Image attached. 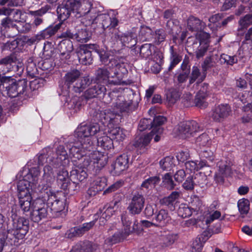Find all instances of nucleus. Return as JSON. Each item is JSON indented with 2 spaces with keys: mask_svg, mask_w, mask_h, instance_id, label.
<instances>
[{
  "mask_svg": "<svg viewBox=\"0 0 252 252\" xmlns=\"http://www.w3.org/2000/svg\"><path fill=\"white\" fill-rule=\"evenodd\" d=\"M100 131V126L97 123H82L79 125L74 132V136L77 140L66 146L70 155L78 158L85 154L91 155V153L95 151L93 150V137Z\"/></svg>",
  "mask_w": 252,
  "mask_h": 252,
  "instance_id": "nucleus-1",
  "label": "nucleus"
},
{
  "mask_svg": "<svg viewBox=\"0 0 252 252\" xmlns=\"http://www.w3.org/2000/svg\"><path fill=\"white\" fill-rule=\"evenodd\" d=\"M40 170L38 167H32L27 171H23L21 176L23 178L17 184L19 192V205L24 212L32 211L34 200L31 192L38 185Z\"/></svg>",
  "mask_w": 252,
  "mask_h": 252,
  "instance_id": "nucleus-2",
  "label": "nucleus"
},
{
  "mask_svg": "<svg viewBox=\"0 0 252 252\" xmlns=\"http://www.w3.org/2000/svg\"><path fill=\"white\" fill-rule=\"evenodd\" d=\"M73 158L72 161L75 166L70 171V179L73 185L77 186V181L82 182L88 176L86 169L89 166H94L98 169L103 167L108 162V157L106 155L99 151L91 153V155L85 154L80 158Z\"/></svg>",
  "mask_w": 252,
  "mask_h": 252,
  "instance_id": "nucleus-3",
  "label": "nucleus"
},
{
  "mask_svg": "<svg viewBox=\"0 0 252 252\" xmlns=\"http://www.w3.org/2000/svg\"><path fill=\"white\" fill-rule=\"evenodd\" d=\"M113 72L111 68L104 67L98 68L95 71V81L97 83L87 89L84 94L86 99H89L96 97L103 96L106 92V89L103 83L107 85H120L125 84L126 81L122 80L121 75L115 78L114 75H110V72Z\"/></svg>",
  "mask_w": 252,
  "mask_h": 252,
  "instance_id": "nucleus-4",
  "label": "nucleus"
},
{
  "mask_svg": "<svg viewBox=\"0 0 252 252\" xmlns=\"http://www.w3.org/2000/svg\"><path fill=\"white\" fill-rule=\"evenodd\" d=\"M93 116L95 120L108 127V133L112 140L121 142L125 139V130L116 126L119 123L118 114H113L109 110L98 109L94 112Z\"/></svg>",
  "mask_w": 252,
  "mask_h": 252,
  "instance_id": "nucleus-5",
  "label": "nucleus"
},
{
  "mask_svg": "<svg viewBox=\"0 0 252 252\" xmlns=\"http://www.w3.org/2000/svg\"><path fill=\"white\" fill-rule=\"evenodd\" d=\"M75 17H82L81 23L85 27L93 26L97 16L98 10L96 6H94L93 0H75Z\"/></svg>",
  "mask_w": 252,
  "mask_h": 252,
  "instance_id": "nucleus-6",
  "label": "nucleus"
},
{
  "mask_svg": "<svg viewBox=\"0 0 252 252\" xmlns=\"http://www.w3.org/2000/svg\"><path fill=\"white\" fill-rule=\"evenodd\" d=\"M118 21L113 15L111 16L110 13H100L98 10L97 12V16L93 23V26H90L96 33H106L107 29L110 31L109 32L113 33V30H117L115 28L117 26Z\"/></svg>",
  "mask_w": 252,
  "mask_h": 252,
  "instance_id": "nucleus-7",
  "label": "nucleus"
},
{
  "mask_svg": "<svg viewBox=\"0 0 252 252\" xmlns=\"http://www.w3.org/2000/svg\"><path fill=\"white\" fill-rule=\"evenodd\" d=\"M52 150L50 147H47L43 150L37 157V163L38 165H43L47 163L43 168V179L47 183H50L54 179V172L51 165L54 167L52 162L50 163V158L52 157Z\"/></svg>",
  "mask_w": 252,
  "mask_h": 252,
  "instance_id": "nucleus-8",
  "label": "nucleus"
},
{
  "mask_svg": "<svg viewBox=\"0 0 252 252\" xmlns=\"http://www.w3.org/2000/svg\"><path fill=\"white\" fill-rule=\"evenodd\" d=\"M43 199L46 201L45 203L47 208H50L51 213L54 217H58L61 212L64 210L65 206L64 198H61L57 194L47 189L46 194Z\"/></svg>",
  "mask_w": 252,
  "mask_h": 252,
  "instance_id": "nucleus-9",
  "label": "nucleus"
},
{
  "mask_svg": "<svg viewBox=\"0 0 252 252\" xmlns=\"http://www.w3.org/2000/svg\"><path fill=\"white\" fill-rule=\"evenodd\" d=\"M210 34L206 32H200L197 33L195 37H189L187 40L188 43L192 41L193 45H197V43H199V45L197 46L195 51L196 58L199 60L203 58L206 53L210 44Z\"/></svg>",
  "mask_w": 252,
  "mask_h": 252,
  "instance_id": "nucleus-10",
  "label": "nucleus"
},
{
  "mask_svg": "<svg viewBox=\"0 0 252 252\" xmlns=\"http://www.w3.org/2000/svg\"><path fill=\"white\" fill-rule=\"evenodd\" d=\"M27 88V81L26 80H20L11 84L3 83L2 93L10 97H15L23 94Z\"/></svg>",
  "mask_w": 252,
  "mask_h": 252,
  "instance_id": "nucleus-11",
  "label": "nucleus"
},
{
  "mask_svg": "<svg viewBox=\"0 0 252 252\" xmlns=\"http://www.w3.org/2000/svg\"><path fill=\"white\" fill-rule=\"evenodd\" d=\"M33 206L31 213V218L32 221L38 222L47 217L48 210L43 198H38L34 200Z\"/></svg>",
  "mask_w": 252,
  "mask_h": 252,
  "instance_id": "nucleus-12",
  "label": "nucleus"
},
{
  "mask_svg": "<svg viewBox=\"0 0 252 252\" xmlns=\"http://www.w3.org/2000/svg\"><path fill=\"white\" fill-rule=\"evenodd\" d=\"M198 123L195 121H186L180 124L178 127V135L182 139H187L194 136L199 130Z\"/></svg>",
  "mask_w": 252,
  "mask_h": 252,
  "instance_id": "nucleus-13",
  "label": "nucleus"
},
{
  "mask_svg": "<svg viewBox=\"0 0 252 252\" xmlns=\"http://www.w3.org/2000/svg\"><path fill=\"white\" fill-rule=\"evenodd\" d=\"M119 204V201H113L109 204L105 205L102 209H100L99 211L94 215L95 220L98 217H99V222L100 225H104L106 221L111 218L114 212L118 208Z\"/></svg>",
  "mask_w": 252,
  "mask_h": 252,
  "instance_id": "nucleus-14",
  "label": "nucleus"
},
{
  "mask_svg": "<svg viewBox=\"0 0 252 252\" xmlns=\"http://www.w3.org/2000/svg\"><path fill=\"white\" fill-rule=\"evenodd\" d=\"M75 0H65L57 9L58 18L61 21L67 19L71 13L75 16Z\"/></svg>",
  "mask_w": 252,
  "mask_h": 252,
  "instance_id": "nucleus-15",
  "label": "nucleus"
},
{
  "mask_svg": "<svg viewBox=\"0 0 252 252\" xmlns=\"http://www.w3.org/2000/svg\"><path fill=\"white\" fill-rule=\"evenodd\" d=\"M132 102L131 100L126 101L122 95H118L114 103V110L111 111L113 114H119V121L121 119V114H127L132 111Z\"/></svg>",
  "mask_w": 252,
  "mask_h": 252,
  "instance_id": "nucleus-16",
  "label": "nucleus"
},
{
  "mask_svg": "<svg viewBox=\"0 0 252 252\" xmlns=\"http://www.w3.org/2000/svg\"><path fill=\"white\" fill-rule=\"evenodd\" d=\"M108 66L109 68H111L112 70L115 68V70H113V72H114L115 78H117L120 75H121L123 79L124 76L127 73V66L128 64L125 58H112L108 63Z\"/></svg>",
  "mask_w": 252,
  "mask_h": 252,
  "instance_id": "nucleus-17",
  "label": "nucleus"
},
{
  "mask_svg": "<svg viewBox=\"0 0 252 252\" xmlns=\"http://www.w3.org/2000/svg\"><path fill=\"white\" fill-rule=\"evenodd\" d=\"M68 154L63 146L60 145L56 149V153L52 152V157L50 158V163L54 164V167L63 165L65 166L68 161Z\"/></svg>",
  "mask_w": 252,
  "mask_h": 252,
  "instance_id": "nucleus-18",
  "label": "nucleus"
},
{
  "mask_svg": "<svg viewBox=\"0 0 252 252\" xmlns=\"http://www.w3.org/2000/svg\"><path fill=\"white\" fill-rule=\"evenodd\" d=\"M112 41L120 40L123 46L131 48L136 44V39L132 33H121L118 30H113L111 39Z\"/></svg>",
  "mask_w": 252,
  "mask_h": 252,
  "instance_id": "nucleus-19",
  "label": "nucleus"
},
{
  "mask_svg": "<svg viewBox=\"0 0 252 252\" xmlns=\"http://www.w3.org/2000/svg\"><path fill=\"white\" fill-rule=\"evenodd\" d=\"M231 112V108L228 104H220L212 110L211 117L214 121L221 122L230 115Z\"/></svg>",
  "mask_w": 252,
  "mask_h": 252,
  "instance_id": "nucleus-20",
  "label": "nucleus"
},
{
  "mask_svg": "<svg viewBox=\"0 0 252 252\" xmlns=\"http://www.w3.org/2000/svg\"><path fill=\"white\" fill-rule=\"evenodd\" d=\"M129 159L127 155L123 154L117 158L115 162L111 165L112 173L115 176L119 175L128 167Z\"/></svg>",
  "mask_w": 252,
  "mask_h": 252,
  "instance_id": "nucleus-21",
  "label": "nucleus"
},
{
  "mask_svg": "<svg viewBox=\"0 0 252 252\" xmlns=\"http://www.w3.org/2000/svg\"><path fill=\"white\" fill-rule=\"evenodd\" d=\"M145 198L139 193L133 195L128 209L133 215L140 214L143 209L145 204Z\"/></svg>",
  "mask_w": 252,
  "mask_h": 252,
  "instance_id": "nucleus-22",
  "label": "nucleus"
},
{
  "mask_svg": "<svg viewBox=\"0 0 252 252\" xmlns=\"http://www.w3.org/2000/svg\"><path fill=\"white\" fill-rule=\"evenodd\" d=\"M187 28L189 31L197 32L195 35L200 32L206 27V24L196 17L189 16L187 21Z\"/></svg>",
  "mask_w": 252,
  "mask_h": 252,
  "instance_id": "nucleus-23",
  "label": "nucleus"
},
{
  "mask_svg": "<svg viewBox=\"0 0 252 252\" xmlns=\"http://www.w3.org/2000/svg\"><path fill=\"white\" fill-rule=\"evenodd\" d=\"M166 121V118L162 116H158L155 117L152 121V132L156 133V136L154 137L155 142H158L160 139V135L163 132V128L160 126L163 125Z\"/></svg>",
  "mask_w": 252,
  "mask_h": 252,
  "instance_id": "nucleus-24",
  "label": "nucleus"
},
{
  "mask_svg": "<svg viewBox=\"0 0 252 252\" xmlns=\"http://www.w3.org/2000/svg\"><path fill=\"white\" fill-rule=\"evenodd\" d=\"M58 49L62 59H67L70 57V53L73 50V44L70 39H63L58 44Z\"/></svg>",
  "mask_w": 252,
  "mask_h": 252,
  "instance_id": "nucleus-25",
  "label": "nucleus"
},
{
  "mask_svg": "<svg viewBox=\"0 0 252 252\" xmlns=\"http://www.w3.org/2000/svg\"><path fill=\"white\" fill-rule=\"evenodd\" d=\"M170 220V217L168 212L164 209L156 212L153 219V221L155 222L154 225L157 226H164Z\"/></svg>",
  "mask_w": 252,
  "mask_h": 252,
  "instance_id": "nucleus-26",
  "label": "nucleus"
},
{
  "mask_svg": "<svg viewBox=\"0 0 252 252\" xmlns=\"http://www.w3.org/2000/svg\"><path fill=\"white\" fill-rule=\"evenodd\" d=\"M156 135V133L154 132H152V131L149 133L142 135L135 141L134 146L140 150H142L143 152L145 151L148 149L151 140Z\"/></svg>",
  "mask_w": 252,
  "mask_h": 252,
  "instance_id": "nucleus-27",
  "label": "nucleus"
},
{
  "mask_svg": "<svg viewBox=\"0 0 252 252\" xmlns=\"http://www.w3.org/2000/svg\"><path fill=\"white\" fill-rule=\"evenodd\" d=\"M219 168L216 176L219 180H222L224 177L230 176L232 174V168L229 163L226 161H220L218 163Z\"/></svg>",
  "mask_w": 252,
  "mask_h": 252,
  "instance_id": "nucleus-28",
  "label": "nucleus"
},
{
  "mask_svg": "<svg viewBox=\"0 0 252 252\" xmlns=\"http://www.w3.org/2000/svg\"><path fill=\"white\" fill-rule=\"evenodd\" d=\"M70 177L68 176V173L67 170L62 169L57 174V183L60 188L64 190L69 189L70 187Z\"/></svg>",
  "mask_w": 252,
  "mask_h": 252,
  "instance_id": "nucleus-29",
  "label": "nucleus"
},
{
  "mask_svg": "<svg viewBox=\"0 0 252 252\" xmlns=\"http://www.w3.org/2000/svg\"><path fill=\"white\" fill-rule=\"evenodd\" d=\"M122 221L124 226V231L122 232L126 238L133 232H135L138 235L141 233L142 230H136L135 228V226H137L136 222H135L133 225L131 226V221L125 216H122Z\"/></svg>",
  "mask_w": 252,
  "mask_h": 252,
  "instance_id": "nucleus-30",
  "label": "nucleus"
},
{
  "mask_svg": "<svg viewBox=\"0 0 252 252\" xmlns=\"http://www.w3.org/2000/svg\"><path fill=\"white\" fill-rule=\"evenodd\" d=\"M92 82L89 76L79 78L72 85V89L76 93H81Z\"/></svg>",
  "mask_w": 252,
  "mask_h": 252,
  "instance_id": "nucleus-31",
  "label": "nucleus"
},
{
  "mask_svg": "<svg viewBox=\"0 0 252 252\" xmlns=\"http://www.w3.org/2000/svg\"><path fill=\"white\" fill-rule=\"evenodd\" d=\"M177 239V234L168 233L161 236L159 245L162 248L169 247L174 243Z\"/></svg>",
  "mask_w": 252,
  "mask_h": 252,
  "instance_id": "nucleus-32",
  "label": "nucleus"
},
{
  "mask_svg": "<svg viewBox=\"0 0 252 252\" xmlns=\"http://www.w3.org/2000/svg\"><path fill=\"white\" fill-rule=\"evenodd\" d=\"M39 61L34 58H30L27 61L26 70L28 75L32 78L36 77L38 73L36 63Z\"/></svg>",
  "mask_w": 252,
  "mask_h": 252,
  "instance_id": "nucleus-33",
  "label": "nucleus"
},
{
  "mask_svg": "<svg viewBox=\"0 0 252 252\" xmlns=\"http://www.w3.org/2000/svg\"><path fill=\"white\" fill-rule=\"evenodd\" d=\"M77 55L80 63L85 65L92 63L93 58L92 52L90 50H87L86 48H80Z\"/></svg>",
  "mask_w": 252,
  "mask_h": 252,
  "instance_id": "nucleus-34",
  "label": "nucleus"
},
{
  "mask_svg": "<svg viewBox=\"0 0 252 252\" xmlns=\"http://www.w3.org/2000/svg\"><path fill=\"white\" fill-rule=\"evenodd\" d=\"M206 76V72H204L203 70L202 72H201L197 67L193 66L192 68L191 73L189 77V83L191 84L196 80H197V83H200L204 80Z\"/></svg>",
  "mask_w": 252,
  "mask_h": 252,
  "instance_id": "nucleus-35",
  "label": "nucleus"
},
{
  "mask_svg": "<svg viewBox=\"0 0 252 252\" xmlns=\"http://www.w3.org/2000/svg\"><path fill=\"white\" fill-rule=\"evenodd\" d=\"M170 63L168 67L169 71L172 70L181 61L182 57L174 50L173 46L170 47Z\"/></svg>",
  "mask_w": 252,
  "mask_h": 252,
  "instance_id": "nucleus-36",
  "label": "nucleus"
},
{
  "mask_svg": "<svg viewBox=\"0 0 252 252\" xmlns=\"http://www.w3.org/2000/svg\"><path fill=\"white\" fill-rule=\"evenodd\" d=\"M80 72L77 69H73L68 71L64 76L65 83L68 86L73 84L79 78Z\"/></svg>",
  "mask_w": 252,
  "mask_h": 252,
  "instance_id": "nucleus-37",
  "label": "nucleus"
},
{
  "mask_svg": "<svg viewBox=\"0 0 252 252\" xmlns=\"http://www.w3.org/2000/svg\"><path fill=\"white\" fill-rule=\"evenodd\" d=\"M95 223V220L89 222L84 223L82 225L75 227L73 229V233L76 236H81L86 232L91 229Z\"/></svg>",
  "mask_w": 252,
  "mask_h": 252,
  "instance_id": "nucleus-38",
  "label": "nucleus"
},
{
  "mask_svg": "<svg viewBox=\"0 0 252 252\" xmlns=\"http://www.w3.org/2000/svg\"><path fill=\"white\" fill-rule=\"evenodd\" d=\"M98 146L105 150H109L113 147V142L110 136L104 135L97 138Z\"/></svg>",
  "mask_w": 252,
  "mask_h": 252,
  "instance_id": "nucleus-39",
  "label": "nucleus"
},
{
  "mask_svg": "<svg viewBox=\"0 0 252 252\" xmlns=\"http://www.w3.org/2000/svg\"><path fill=\"white\" fill-rule=\"evenodd\" d=\"M156 47L152 44L146 43L142 45L140 48V55L144 58L147 59L152 56L154 52H155Z\"/></svg>",
  "mask_w": 252,
  "mask_h": 252,
  "instance_id": "nucleus-40",
  "label": "nucleus"
},
{
  "mask_svg": "<svg viewBox=\"0 0 252 252\" xmlns=\"http://www.w3.org/2000/svg\"><path fill=\"white\" fill-rule=\"evenodd\" d=\"M126 238V237L124 235L123 232L117 230L111 236L107 238L105 242L106 244L113 245L120 242Z\"/></svg>",
  "mask_w": 252,
  "mask_h": 252,
  "instance_id": "nucleus-41",
  "label": "nucleus"
},
{
  "mask_svg": "<svg viewBox=\"0 0 252 252\" xmlns=\"http://www.w3.org/2000/svg\"><path fill=\"white\" fill-rule=\"evenodd\" d=\"M239 28L238 32L243 31L246 30L248 27L252 25V14H248L245 16L241 17L239 22Z\"/></svg>",
  "mask_w": 252,
  "mask_h": 252,
  "instance_id": "nucleus-42",
  "label": "nucleus"
},
{
  "mask_svg": "<svg viewBox=\"0 0 252 252\" xmlns=\"http://www.w3.org/2000/svg\"><path fill=\"white\" fill-rule=\"evenodd\" d=\"M60 23L53 27H49L41 32L40 36L43 39H48L54 35L60 29Z\"/></svg>",
  "mask_w": 252,
  "mask_h": 252,
  "instance_id": "nucleus-43",
  "label": "nucleus"
},
{
  "mask_svg": "<svg viewBox=\"0 0 252 252\" xmlns=\"http://www.w3.org/2000/svg\"><path fill=\"white\" fill-rule=\"evenodd\" d=\"M239 211L242 217L247 215L250 210V202L247 199H240L238 202Z\"/></svg>",
  "mask_w": 252,
  "mask_h": 252,
  "instance_id": "nucleus-44",
  "label": "nucleus"
},
{
  "mask_svg": "<svg viewBox=\"0 0 252 252\" xmlns=\"http://www.w3.org/2000/svg\"><path fill=\"white\" fill-rule=\"evenodd\" d=\"M13 60L10 57H7L0 61V74H5L9 71Z\"/></svg>",
  "mask_w": 252,
  "mask_h": 252,
  "instance_id": "nucleus-45",
  "label": "nucleus"
},
{
  "mask_svg": "<svg viewBox=\"0 0 252 252\" xmlns=\"http://www.w3.org/2000/svg\"><path fill=\"white\" fill-rule=\"evenodd\" d=\"M180 193L178 191H173L168 196L164 197L161 200V203L168 207L172 206L179 198Z\"/></svg>",
  "mask_w": 252,
  "mask_h": 252,
  "instance_id": "nucleus-46",
  "label": "nucleus"
},
{
  "mask_svg": "<svg viewBox=\"0 0 252 252\" xmlns=\"http://www.w3.org/2000/svg\"><path fill=\"white\" fill-rule=\"evenodd\" d=\"M159 165L163 170H170L174 166V158L172 157H166L159 161Z\"/></svg>",
  "mask_w": 252,
  "mask_h": 252,
  "instance_id": "nucleus-47",
  "label": "nucleus"
},
{
  "mask_svg": "<svg viewBox=\"0 0 252 252\" xmlns=\"http://www.w3.org/2000/svg\"><path fill=\"white\" fill-rule=\"evenodd\" d=\"M75 34L74 38L81 43L87 42L91 37L90 33L86 29H81Z\"/></svg>",
  "mask_w": 252,
  "mask_h": 252,
  "instance_id": "nucleus-48",
  "label": "nucleus"
},
{
  "mask_svg": "<svg viewBox=\"0 0 252 252\" xmlns=\"http://www.w3.org/2000/svg\"><path fill=\"white\" fill-rule=\"evenodd\" d=\"M160 178L158 176H153L145 180L141 184L142 188L148 189L156 186V185L159 183Z\"/></svg>",
  "mask_w": 252,
  "mask_h": 252,
  "instance_id": "nucleus-49",
  "label": "nucleus"
},
{
  "mask_svg": "<svg viewBox=\"0 0 252 252\" xmlns=\"http://www.w3.org/2000/svg\"><path fill=\"white\" fill-rule=\"evenodd\" d=\"M192 213V210L190 207L187 204H181L178 210V214L183 218L190 217Z\"/></svg>",
  "mask_w": 252,
  "mask_h": 252,
  "instance_id": "nucleus-50",
  "label": "nucleus"
},
{
  "mask_svg": "<svg viewBox=\"0 0 252 252\" xmlns=\"http://www.w3.org/2000/svg\"><path fill=\"white\" fill-rule=\"evenodd\" d=\"M206 96V94L203 91H200L196 95L194 99V103L196 106L199 107H206L207 105L205 99Z\"/></svg>",
  "mask_w": 252,
  "mask_h": 252,
  "instance_id": "nucleus-51",
  "label": "nucleus"
},
{
  "mask_svg": "<svg viewBox=\"0 0 252 252\" xmlns=\"http://www.w3.org/2000/svg\"><path fill=\"white\" fill-rule=\"evenodd\" d=\"M190 207L194 212L199 211L203 206L202 201L197 196H193L191 197V201L189 203Z\"/></svg>",
  "mask_w": 252,
  "mask_h": 252,
  "instance_id": "nucleus-52",
  "label": "nucleus"
},
{
  "mask_svg": "<svg viewBox=\"0 0 252 252\" xmlns=\"http://www.w3.org/2000/svg\"><path fill=\"white\" fill-rule=\"evenodd\" d=\"M210 140L208 135L206 133H203L196 138L195 144L199 147L209 146L210 144Z\"/></svg>",
  "mask_w": 252,
  "mask_h": 252,
  "instance_id": "nucleus-53",
  "label": "nucleus"
},
{
  "mask_svg": "<svg viewBox=\"0 0 252 252\" xmlns=\"http://www.w3.org/2000/svg\"><path fill=\"white\" fill-rule=\"evenodd\" d=\"M154 33L152 30L148 27H142L140 34L143 40H151L154 38Z\"/></svg>",
  "mask_w": 252,
  "mask_h": 252,
  "instance_id": "nucleus-54",
  "label": "nucleus"
},
{
  "mask_svg": "<svg viewBox=\"0 0 252 252\" xmlns=\"http://www.w3.org/2000/svg\"><path fill=\"white\" fill-rule=\"evenodd\" d=\"M162 183L167 189L170 190L174 189L176 186V184L172 180V176L169 173H166L163 176Z\"/></svg>",
  "mask_w": 252,
  "mask_h": 252,
  "instance_id": "nucleus-55",
  "label": "nucleus"
},
{
  "mask_svg": "<svg viewBox=\"0 0 252 252\" xmlns=\"http://www.w3.org/2000/svg\"><path fill=\"white\" fill-rule=\"evenodd\" d=\"M81 98L75 96L69 102V108L73 111L74 113H77L82 108V104L81 102Z\"/></svg>",
  "mask_w": 252,
  "mask_h": 252,
  "instance_id": "nucleus-56",
  "label": "nucleus"
},
{
  "mask_svg": "<svg viewBox=\"0 0 252 252\" xmlns=\"http://www.w3.org/2000/svg\"><path fill=\"white\" fill-rule=\"evenodd\" d=\"M55 63L53 62V60L51 58H46L41 62H38V65L39 68L42 70H51L54 66Z\"/></svg>",
  "mask_w": 252,
  "mask_h": 252,
  "instance_id": "nucleus-57",
  "label": "nucleus"
},
{
  "mask_svg": "<svg viewBox=\"0 0 252 252\" xmlns=\"http://www.w3.org/2000/svg\"><path fill=\"white\" fill-rule=\"evenodd\" d=\"M166 38V34L163 29H158L155 31L154 33V38L155 42L159 44L163 42Z\"/></svg>",
  "mask_w": 252,
  "mask_h": 252,
  "instance_id": "nucleus-58",
  "label": "nucleus"
},
{
  "mask_svg": "<svg viewBox=\"0 0 252 252\" xmlns=\"http://www.w3.org/2000/svg\"><path fill=\"white\" fill-rule=\"evenodd\" d=\"M106 179L104 178L97 177L93 181L92 183L93 188H94L95 190L94 192L101 190L105 187L106 184Z\"/></svg>",
  "mask_w": 252,
  "mask_h": 252,
  "instance_id": "nucleus-59",
  "label": "nucleus"
},
{
  "mask_svg": "<svg viewBox=\"0 0 252 252\" xmlns=\"http://www.w3.org/2000/svg\"><path fill=\"white\" fill-rule=\"evenodd\" d=\"M207 176L205 174L199 173L195 175L194 177V182L195 184L198 185L201 188H204L207 184Z\"/></svg>",
  "mask_w": 252,
  "mask_h": 252,
  "instance_id": "nucleus-60",
  "label": "nucleus"
},
{
  "mask_svg": "<svg viewBox=\"0 0 252 252\" xmlns=\"http://www.w3.org/2000/svg\"><path fill=\"white\" fill-rule=\"evenodd\" d=\"M252 44V27L250 28L245 35V39L242 42V47L243 49L245 46L249 48L251 47Z\"/></svg>",
  "mask_w": 252,
  "mask_h": 252,
  "instance_id": "nucleus-61",
  "label": "nucleus"
},
{
  "mask_svg": "<svg viewBox=\"0 0 252 252\" xmlns=\"http://www.w3.org/2000/svg\"><path fill=\"white\" fill-rule=\"evenodd\" d=\"M152 120L151 119H143L140 120L139 125L138 129L142 131L147 129H152Z\"/></svg>",
  "mask_w": 252,
  "mask_h": 252,
  "instance_id": "nucleus-62",
  "label": "nucleus"
},
{
  "mask_svg": "<svg viewBox=\"0 0 252 252\" xmlns=\"http://www.w3.org/2000/svg\"><path fill=\"white\" fill-rule=\"evenodd\" d=\"M50 9V6L46 5L37 10H29L28 12V14L30 15L34 16L35 17H41L43 15L45 14Z\"/></svg>",
  "mask_w": 252,
  "mask_h": 252,
  "instance_id": "nucleus-63",
  "label": "nucleus"
},
{
  "mask_svg": "<svg viewBox=\"0 0 252 252\" xmlns=\"http://www.w3.org/2000/svg\"><path fill=\"white\" fill-rule=\"evenodd\" d=\"M203 244L200 241V240L195 239L192 242L191 246V252H201Z\"/></svg>",
  "mask_w": 252,
  "mask_h": 252,
  "instance_id": "nucleus-64",
  "label": "nucleus"
}]
</instances>
